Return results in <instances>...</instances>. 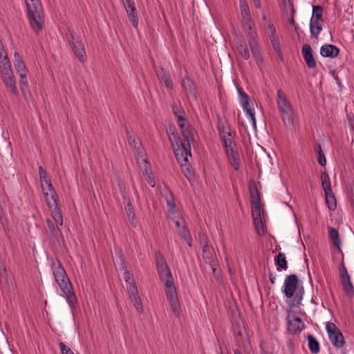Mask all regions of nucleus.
<instances>
[{"instance_id":"obj_31","label":"nucleus","mask_w":354,"mask_h":354,"mask_svg":"<svg viewBox=\"0 0 354 354\" xmlns=\"http://www.w3.org/2000/svg\"><path fill=\"white\" fill-rule=\"evenodd\" d=\"M126 12L132 26L134 28H137L139 24V19L136 11V8L133 7V8L126 10Z\"/></svg>"},{"instance_id":"obj_23","label":"nucleus","mask_w":354,"mask_h":354,"mask_svg":"<svg viewBox=\"0 0 354 354\" xmlns=\"http://www.w3.org/2000/svg\"><path fill=\"white\" fill-rule=\"evenodd\" d=\"M158 78L165 83V85L169 89H173V82L169 73H167L163 68H161L158 71H156Z\"/></svg>"},{"instance_id":"obj_10","label":"nucleus","mask_w":354,"mask_h":354,"mask_svg":"<svg viewBox=\"0 0 354 354\" xmlns=\"http://www.w3.org/2000/svg\"><path fill=\"white\" fill-rule=\"evenodd\" d=\"M45 196H46V200L48 207L50 209H51V215H52L53 218L55 220V221L57 223V224H58L59 225H63V216H62V213L61 209L59 207L58 197L56 198V201H53V204H52L48 198V194L45 193Z\"/></svg>"},{"instance_id":"obj_36","label":"nucleus","mask_w":354,"mask_h":354,"mask_svg":"<svg viewBox=\"0 0 354 354\" xmlns=\"http://www.w3.org/2000/svg\"><path fill=\"white\" fill-rule=\"evenodd\" d=\"M68 292L62 291L66 295V298L68 304L71 307H74L77 304V298L74 291L73 290V286L71 285V288L68 287Z\"/></svg>"},{"instance_id":"obj_32","label":"nucleus","mask_w":354,"mask_h":354,"mask_svg":"<svg viewBox=\"0 0 354 354\" xmlns=\"http://www.w3.org/2000/svg\"><path fill=\"white\" fill-rule=\"evenodd\" d=\"M326 198V203L330 210H335L337 207V202L335 194L331 190V192L324 193Z\"/></svg>"},{"instance_id":"obj_44","label":"nucleus","mask_w":354,"mask_h":354,"mask_svg":"<svg viewBox=\"0 0 354 354\" xmlns=\"http://www.w3.org/2000/svg\"><path fill=\"white\" fill-rule=\"evenodd\" d=\"M169 304L171 306V308L172 309L173 313L174 315L177 317H180V302L178 301V297L176 299H173L172 300L169 301Z\"/></svg>"},{"instance_id":"obj_62","label":"nucleus","mask_w":354,"mask_h":354,"mask_svg":"<svg viewBox=\"0 0 354 354\" xmlns=\"http://www.w3.org/2000/svg\"><path fill=\"white\" fill-rule=\"evenodd\" d=\"M177 122H178V124L179 126V127L180 128V124H189L190 123L189 122V121L187 120V119L184 116V114L183 115H177Z\"/></svg>"},{"instance_id":"obj_26","label":"nucleus","mask_w":354,"mask_h":354,"mask_svg":"<svg viewBox=\"0 0 354 354\" xmlns=\"http://www.w3.org/2000/svg\"><path fill=\"white\" fill-rule=\"evenodd\" d=\"M274 263L277 266V270H286L288 268V262L286 256L282 252L279 254L274 257Z\"/></svg>"},{"instance_id":"obj_43","label":"nucleus","mask_w":354,"mask_h":354,"mask_svg":"<svg viewBox=\"0 0 354 354\" xmlns=\"http://www.w3.org/2000/svg\"><path fill=\"white\" fill-rule=\"evenodd\" d=\"M342 287L347 297L350 298L354 297V286L351 280L342 284Z\"/></svg>"},{"instance_id":"obj_33","label":"nucleus","mask_w":354,"mask_h":354,"mask_svg":"<svg viewBox=\"0 0 354 354\" xmlns=\"http://www.w3.org/2000/svg\"><path fill=\"white\" fill-rule=\"evenodd\" d=\"M249 45L250 47L252 54L254 57L255 60L257 61V62H258L259 61H262L263 59L261 55L260 50L258 47L257 41L256 40L249 41Z\"/></svg>"},{"instance_id":"obj_48","label":"nucleus","mask_w":354,"mask_h":354,"mask_svg":"<svg viewBox=\"0 0 354 354\" xmlns=\"http://www.w3.org/2000/svg\"><path fill=\"white\" fill-rule=\"evenodd\" d=\"M14 66L18 74L27 73V68L23 60L14 62Z\"/></svg>"},{"instance_id":"obj_57","label":"nucleus","mask_w":354,"mask_h":354,"mask_svg":"<svg viewBox=\"0 0 354 354\" xmlns=\"http://www.w3.org/2000/svg\"><path fill=\"white\" fill-rule=\"evenodd\" d=\"M0 282L4 283L6 285L8 284L7 270L5 267L3 268L1 271H0Z\"/></svg>"},{"instance_id":"obj_40","label":"nucleus","mask_w":354,"mask_h":354,"mask_svg":"<svg viewBox=\"0 0 354 354\" xmlns=\"http://www.w3.org/2000/svg\"><path fill=\"white\" fill-rule=\"evenodd\" d=\"M323 8L321 6H313V15L311 19L315 20H323Z\"/></svg>"},{"instance_id":"obj_1","label":"nucleus","mask_w":354,"mask_h":354,"mask_svg":"<svg viewBox=\"0 0 354 354\" xmlns=\"http://www.w3.org/2000/svg\"><path fill=\"white\" fill-rule=\"evenodd\" d=\"M282 292L287 299H290L288 304L289 313H292L294 308L301 305L304 288L297 274H290L286 277Z\"/></svg>"},{"instance_id":"obj_20","label":"nucleus","mask_w":354,"mask_h":354,"mask_svg":"<svg viewBox=\"0 0 354 354\" xmlns=\"http://www.w3.org/2000/svg\"><path fill=\"white\" fill-rule=\"evenodd\" d=\"M328 234L329 238L331 240L335 248L337 250L338 252L341 253L342 255L344 256L340 248L342 241L337 230L333 227H328Z\"/></svg>"},{"instance_id":"obj_47","label":"nucleus","mask_w":354,"mask_h":354,"mask_svg":"<svg viewBox=\"0 0 354 354\" xmlns=\"http://www.w3.org/2000/svg\"><path fill=\"white\" fill-rule=\"evenodd\" d=\"M241 16L250 15L247 0H239Z\"/></svg>"},{"instance_id":"obj_8","label":"nucleus","mask_w":354,"mask_h":354,"mask_svg":"<svg viewBox=\"0 0 354 354\" xmlns=\"http://www.w3.org/2000/svg\"><path fill=\"white\" fill-rule=\"evenodd\" d=\"M330 341L336 348H342L345 344L344 337L341 330L333 322H328L326 326Z\"/></svg>"},{"instance_id":"obj_19","label":"nucleus","mask_w":354,"mask_h":354,"mask_svg":"<svg viewBox=\"0 0 354 354\" xmlns=\"http://www.w3.org/2000/svg\"><path fill=\"white\" fill-rule=\"evenodd\" d=\"M193 127L189 124H180V131L181 135L183 138V141L185 142H195V138L193 133Z\"/></svg>"},{"instance_id":"obj_49","label":"nucleus","mask_w":354,"mask_h":354,"mask_svg":"<svg viewBox=\"0 0 354 354\" xmlns=\"http://www.w3.org/2000/svg\"><path fill=\"white\" fill-rule=\"evenodd\" d=\"M247 115L249 116L250 119L251 120L252 122L253 127L256 129L257 128V123H256V118L254 115V109H251L250 106L246 108V109H243Z\"/></svg>"},{"instance_id":"obj_22","label":"nucleus","mask_w":354,"mask_h":354,"mask_svg":"<svg viewBox=\"0 0 354 354\" xmlns=\"http://www.w3.org/2000/svg\"><path fill=\"white\" fill-rule=\"evenodd\" d=\"M229 162L233 167L235 171H238L240 167V158L238 149H233L226 152Z\"/></svg>"},{"instance_id":"obj_34","label":"nucleus","mask_w":354,"mask_h":354,"mask_svg":"<svg viewBox=\"0 0 354 354\" xmlns=\"http://www.w3.org/2000/svg\"><path fill=\"white\" fill-rule=\"evenodd\" d=\"M120 259L121 261L120 263V270L124 271V279L125 282L129 284V283H131V274L129 271L127 269V266L125 262L124 256L123 254H121L120 255Z\"/></svg>"},{"instance_id":"obj_41","label":"nucleus","mask_w":354,"mask_h":354,"mask_svg":"<svg viewBox=\"0 0 354 354\" xmlns=\"http://www.w3.org/2000/svg\"><path fill=\"white\" fill-rule=\"evenodd\" d=\"M0 70L1 73H6V71H8V72L12 71L11 63L7 55H6L1 59L0 64Z\"/></svg>"},{"instance_id":"obj_50","label":"nucleus","mask_w":354,"mask_h":354,"mask_svg":"<svg viewBox=\"0 0 354 354\" xmlns=\"http://www.w3.org/2000/svg\"><path fill=\"white\" fill-rule=\"evenodd\" d=\"M293 319L297 322V327L294 329L292 328V330H293V332H301L305 328V325L301 319L299 317H294Z\"/></svg>"},{"instance_id":"obj_61","label":"nucleus","mask_w":354,"mask_h":354,"mask_svg":"<svg viewBox=\"0 0 354 354\" xmlns=\"http://www.w3.org/2000/svg\"><path fill=\"white\" fill-rule=\"evenodd\" d=\"M122 1L125 10L133 8V7H136L134 0H122Z\"/></svg>"},{"instance_id":"obj_3","label":"nucleus","mask_w":354,"mask_h":354,"mask_svg":"<svg viewBox=\"0 0 354 354\" xmlns=\"http://www.w3.org/2000/svg\"><path fill=\"white\" fill-rule=\"evenodd\" d=\"M27 17L31 28L36 34L42 29L44 19L42 17L43 8L40 0L26 1Z\"/></svg>"},{"instance_id":"obj_25","label":"nucleus","mask_w":354,"mask_h":354,"mask_svg":"<svg viewBox=\"0 0 354 354\" xmlns=\"http://www.w3.org/2000/svg\"><path fill=\"white\" fill-rule=\"evenodd\" d=\"M308 345L310 352L313 354H317L320 351V346L317 339L310 334L307 335Z\"/></svg>"},{"instance_id":"obj_24","label":"nucleus","mask_w":354,"mask_h":354,"mask_svg":"<svg viewBox=\"0 0 354 354\" xmlns=\"http://www.w3.org/2000/svg\"><path fill=\"white\" fill-rule=\"evenodd\" d=\"M324 21L315 20L310 19V32L311 35L317 39L319 35L322 30V24Z\"/></svg>"},{"instance_id":"obj_11","label":"nucleus","mask_w":354,"mask_h":354,"mask_svg":"<svg viewBox=\"0 0 354 354\" xmlns=\"http://www.w3.org/2000/svg\"><path fill=\"white\" fill-rule=\"evenodd\" d=\"M125 131L130 147H132L138 154H142L143 153V148L140 138L131 129H129L128 127H125Z\"/></svg>"},{"instance_id":"obj_60","label":"nucleus","mask_w":354,"mask_h":354,"mask_svg":"<svg viewBox=\"0 0 354 354\" xmlns=\"http://www.w3.org/2000/svg\"><path fill=\"white\" fill-rule=\"evenodd\" d=\"M242 17V22L244 26L248 27L250 25H253L252 21L251 15H243Z\"/></svg>"},{"instance_id":"obj_2","label":"nucleus","mask_w":354,"mask_h":354,"mask_svg":"<svg viewBox=\"0 0 354 354\" xmlns=\"http://www.w3.org/2000/svg\"><path fill=\"white\" fill-rule=\"evenodd\" d=\"M249 192L252 205V216L254 225L257 234L259 236L264 234L263 224L261 216V209L263 205L261 199V194L258 190L254 181L251 180L249 183Z\"/></svg>"},{"instance_id":"obj_54","label":"nucleus","mask_w":354,"mask_h":354,"mask_svg":"<svg viewBox=\"0 0 354 354\" xmlns=\"http://www.w3.org/2000/svg\"><path fill=\"white\" fill-rule=\"evenodd\" d=\"M59 346L62 354H74L71 348L66 346L64 342H59Z\"/></svg>"},{"instance_id":"obj_21","label":"nucleus","mask_w":354,"mask_h":354,"mask_svg":"<svg viewBox=\"0 0 354 354\" xmlns=\"http://www.w3.org/2000/svg\"><path fill=\"white\" fill-rule=\"evenodd\" d=\"M221 139L223 142L225 152L237 149L236 142L232 135L231 131L227 132V136L225 134L222 135Z\"/></svg>"},{"instance_id":"obj_52","label":"nucleus","mask_w":354,"mask_h":354,"mask_svg":"<svg viewBox=\"0 0 354 354\" xmlns=\"http://www.w3.org/2000/svg\"><path fill=\"white\" fill-rule=\"evenodd\" d=\"M132 301H133L134 306L136 308L137 311L138 313H142L143 306L140 296L133 297Z\"/></svg>"},{"instance_id":"obj_51","label":"nucleus","mask_w":354,"mask_h":354,"mask_svg":"<svg viewBox=\"0 0 354 354\" xmlns=\"http://www.w3.org/2000/svg\"><path fill=\"white\" fill-rule=\"evenodd\" d=\"M198 239H199V243L202 248H207V246H209L208 244V238L206 234L204 233H199L198 234Z\"/></svg>"},{"instance_id":"obj_53","label":"nucleus","mask_w":354,"mask_h":354,"mask_svg":"<svg viewBox=\"0 0 354 354\" xmlns=\"http://www.w3.org/2000/svg\"><path fill=\"white\" fill-rule=\"evenodd\" d=\"M165 277H166L165 286L169 289L176 288L171 272H168V274H167V275Z\"/></svg>"},{"instance_id":"obj_12","label":"nucleus","mask_w":354,"mask_h":354,"mask_svg":"<svg viewBox=\"0 0 354 354\" xmlns=\"http://www.w3.org/2000/svg\"><path fill=\"white\" fill-rule=\"evenodd\" d=\"M2 80L8 89H10V92L17 95L19 94L18 89L17 88L15 77L12 71H6V73H2Z\"/></svg>"},{"instance_id":"obj_58","label":"nucleus","mask_w":354,"mask_h":354,"mask_svg":"<svg viewBox=\"0 0 354 354\" xmlns=\"http://www.w3.org/2000/svg\"><path fill=\"white\" fill-rule=\"evenodd\" d=\"M156 266L167 263L164 256L159 251L156 252Z\"/></svg>"},{"instance_id":"obj_42","label":"nucleus","mask_w":354,"mask_h":354,"mask_svg":"<svg viewBox=\"0 0 354 354\" xmlns=\"http://www.w3.org/2000/svg\"><path fill=\"white\" fill-rule=\"evenodd\" d=\"M127 290L129 297L131 299H133V297L139 296L138 288L133 279H131V283H129V284H127Z\"/></svg>"},{"instance_id":"obj_4","label":"nucleus","mask_w":354,"mask_h":354,"mask_svg":"<svg viewBox=\"0 0 354 354\" xmlns=\"http://www.w3.org/2000/svg\"><path fill=\"white\" fill-rule=\"evenodd\" d=\"M169 140L178 161L180 162L182 159L184 162H188V156H192L190 143L182 141L177 133H172L169 135Z\"/></svg>"},{"instance_id":"obj_13","label":"nucleus","mask_w":354,"mask_h":354,"mask_svg":"<svg viewBox=\"0 0 354 354\" xmlns=\"http://www.w3.org/2000/svg\"><path fill=\"white\" fill-rule=\"evenodd\" d=\"M301 53L307 66L309 68H315L317 66V62L310 45L308 44H304L301 48Z\"/></svg>"},{"instance_id":"obj_63","label":"nucleus","mask_w":354,"mask_h":354,"mask_svg":"<svg viewBox=\"0 0 354 354\" xmlns=\"http://www.w3.org/2000/svg\"><path fill=\"white\" fill-rule=\"evenodd\" d=\"M179 233L184 239L191 236L190 232L185 225L182 227V229L179 231Z\"/></svg>"},{"instance_id":"obj_30","label":"nucleus","mask_w":354,"mask_h":354,"mask_svg":"<svg viewBox=\"0 0 354 354\" xmlns=\"http://www.w3.org/2000/svg\"><path fill=\"white\" fill-rule=\"evenodd\" d=\"M218 131L220 133L221 137L225 134L227 136V132L230 131V127L227 124L226 120H223L220 116H218Z\"/></svg>"},{"instance_id":"obj_29","label":"nucleus","mask_w":354,"mask_h":354,"mask_svg":"<svg viewBox=\"0 0 354 354\" xmlns=\"http://www.w3.org/2000/svg\"><path fill=\"white\" fill-rule=\"evenodd\" d=\"M46 223L48 229L52 236L55 237L57 240L59 237H62V232L60 229L57 226L55 225L53 221L48 218L46 220Z\"/></svg>"},{"instance_id":"obj_6","label":"nucleus","mask_w":354,"mask_h":354,"mask_svg":"<svg viewBox=\"0 0 354 354\" xmlns=\"http://www.w3.org/2000/svg\"><path fill=\"white\" fill-rule=\"evenodd\" d=\"M277 105L284 124L293 123V109L281 89L277 91Z\"/></svg>"},{"instance_id":"obj_39","label":"nucleus","mask_w":354,"mask_h":354,"mask_svg":"<svg viewBox=\"0 0 354 354\" xmlns=\"http://www.w3.org/2000/svg\"><path fill=\"white\" fill-rule=\"evenodd\" d=\"M20 77L19 84L21 91L24 97H26L27 92H28V82L26 80V73L19 74Z\"/></svg>"},{"instance_id":"obj_5","label":"nucleus","mask_w":354,"mask_h":354,"mask_svg":"<svg viewBox=\"0 0 354 354\" xmlns=\"http://www.w3.org/2000/svg\"><path fill=\"white\" fill-rule=\"evenodd\" d=\"M66 38L75 55L80 62L84 63L87 60L84 46L71 27L67 28Z\"/></svg>"},{"instance_id":"obj_9","label":"nucleus","mask_w":354,"mask_h":354,"mask_svg":"<svg viewBox=\"0 0 354 354\" xmlns=\"http://www.w3.org/2000/svg\"><path fill=\"white\" fill-rule=\"evenodd\" d=\"M38 171H39V179H40V182L41 183V187H42L43 190H44V187L42 185V184H43V183H45L48 187V191L49 192V193H48V195L50 196L51 200L56 201V198H57V194L55 192V189L53 187L50 178L47 175L46 171L43 168L42 166L39 167Z\"/></svg>"},{"instance_id":"obj_7","label":"nucleus","mask_w":354,"mask_h":354,"mask_svg":"<svg viewBox=\"0 0 354 354\" xmlns=\"http://www.w3.org/2000/svg\"><path fill=\"white\" fill-rule=\"evenodd\" d=\"M51 266L55 279L62 291L68 292V287L71 288V285L72 284L60 261L58 259L53 260Z\"/></svg>"},{"instance_id":"obj_64","label":"nucleus","mask_w":354,"mask_h":354,"mask_svg":"<svg viewBox=\"0 0 354 354\" xmlns=\"http://www.w3.org/2000/svg\"><path fill=\"white\" fill-rule=\"evenodd\" d=\"M167 205L168 206V211L170 213H174L175 211L176 205L173 198L171 200L167 199Z\"/></svg>"},{"instance_id":"obj_56","label":"nucleus","mask_w":354,"mask_h":354,"mask_svg":"<svg viewBox=\"0 0 354 354\" xmlns=\"http://www.w3.org/2000/svg\"><path fill=\"white\" fill-rule=\"evenodd\" d=\"M319 151L320 153H318L317 161L321 166L324 167L326 165V158L322 149H319Z\"/></svg>"},{"instance_id":"obj_17","label":"nucleus","mask_w":354,"mask_h":354,"mask_svg":"<svg viewBox=\"0 0 354 354\" xmlns=\"http://www.w3.org/2000/svg\"><path fill=\"white\" fill-rule=\"evenodd\" d=\"M270 39L272 44V46L277 56L278 61L283 62V56L281 51V47L279 37L276 33L271 32V34L270 35Z\"/></svg>"},{"instance_id":"obj_55","label":"nucleus","mask_w":354,"mask_h":354,"mask_svg":"<svg viewBox=\"0 0 354 354\" xmlns=\"http://www.w3.org/2000/svg\"><path fill=\"white\" fill-rule=\"evenodd\" d=\"M166 296L169 301L172 300L173 299L177 298L176 290V288H171L166 290Z\"/></svg>"},{"instance_id":"obj_16","label":"nucleus","mask_w":354,"mask_h":354,"mask_svg":"<svg viewBox=\"0 0 354 354\" xmlns=\"http://www.w3.org/2000/svg\"><path fill=\"white\" fill-rule=\"evenodd\" d=\"M203 258L210 266L217 265L215 252L211 245L203 248Z\"/></svg>"},{"instance_id":"obj_38","label":"nucleus","mask_w":354,"mask_h":354,"mask_svg":"<svg viewBox=\"0 0 354 354\" xmlns=\"http://www.w3.org/2000/svg\"><path fill=\"white\" fill-rule=\"evenodd\" d=\"M238 93L243 109H246V108L250 106V97L248 94L245 93L242 88H238Z\"/></svg>"},{"instance_id":"obj_46","label":"nucleus","mask_w":354,"mask_h":354,"mask_svg":"<svg viewBox=\"0 0 354 354\" xmlns=\"http://www.w3.org/2000/svg\"><path fill=\"white\" fill-rule=\"evenodd\" d=\"M157 270H158V272L159 274L160 278H161L162 279H163L164 277L166 276L167 274H168V272H171L167 263L157 266Z\"/></svg>"},{"instance_id":"obj_37","label":"nucleus","mask_w":354,"mask_h":354,"mask_svg":"<svg viewBox=\"0 0 354 354\" xmlns=\"http://www.w3.org/2000/svg\"><path fill=\"white\" fill-rule=\"evenodd\" d=\"M182 172L189 182L194 180V172L192 169L191 166L187 164V162H185V165L182 164Z\"/></svg>"},{"instance_id":"obj_59","label":"nucleus","mask_w":354,"mask_h":354,"mask_svg":"<svg viewBox=\"0 0 354 354\" xmlns=\"http://www.w3.org/2000/svg\"><path fill=\"white\" fill-rule=\"evenodd\" d=\"M172 109L174 115L177 118V115L185 114V111L180 106L176 104L172 105Z\"/></svg>"},{"instance_id":"obj_35","label":"nucleus","mask_w":354,"mask_h":354,"mask_svg":"<svg viewBox=\"0 0 354 354\" xmlns=\"http://www.w3.org/2000/svg\"><path fill=\"white\" fill-rule=\"evenodd\" d=\"M125 211L128 216L129 222L133 227H137V220L133 205H125Z\"/></svg>"},{"instance_id":"obj_45","label":"nucleus","mask_w":354,"mask_h":354,"mask_svg":"<svg viewBox=\"0 0 354 354\" xmlns=\"http://www.w3.org/2000/svg\"><path fill=\"white\" fill-rule=\"evenodd\" d=\"M287 317H286V321H287V331L288 333H290V334H297V333H299V332H293L292 328H295V327H297V324H293L292 322V320L290 319V314L292 313H289L288 311V308L287 309Z\"/></svg>"},{"instance_id":"obj_28","label":"nucleus","mask_w":354,"mask_h":354,"mask_svg":"<svg viewBox=\"0 0 354 354\" xmlns=\"http://www.w3.org/2000/svg\"><path fill=\"white\" fill-rule=\"evenodd\" d=\"M339 274L341 279L342 285L351 280L350 275L348 274L347 270L344 263V256H342V262L339 267Z\"/></svg>"},{"instance_id":"obj_18","label":"nucleus","mask_w":354,"mask_h":354,"mask_svg":"<svg viewBox=\"0 0 354 354\" xmlns=\"http://www.w3.org/2000/svg\"><path fill=\"white\" fill-rule=\"evenodd\" d=\"M236 44V48L240 55L244 59H248L250 58V53L244 37L242 35H240L239 37H237Z\"/></svg>"},{"instance_id":"obj_27","label":"nucleus","mask_w":354,"mask_h":354,"mask_svg":"<svg viewBox=\"0 0 354 354\" xmlns=\"http://www.w3.org/2000/svg\"><path fill=\"white\" fill-rule=\"evenodd\" d=\"M320 178L324 193L331 192V184L328 174L326 171L322 172Z\"/></svg>"},{"instance_id":"obj_15","label":"nucleus","mask_w":354,"mask_h":354,"mask_svg":"<svg viewBox=\"0 0 354 354\" xmlns=\"http://www.w3.org/2000/svg\"><path fill=\"white\" fill-rule=\"evenodd\" d=\"M182 87L187 95H192L195 99L197 97L196 87L192 80L186 76L182 81Z\"/></svg>"},{"instance_id":"obj_14","label":"nucleus","mask_w":354,"mask_h":354,"mask_svg":"<svg viewBox=\"0 0 354 354\" xmlns=\"http://www.w3.org/2000/svg\"><path fill=\"white\" fill-rule=\"evenodd\" d=\"M339 49L333 44H325L320 48V54L325 57L335 58L339 55Z\"/></svg>"}]
</instances>
